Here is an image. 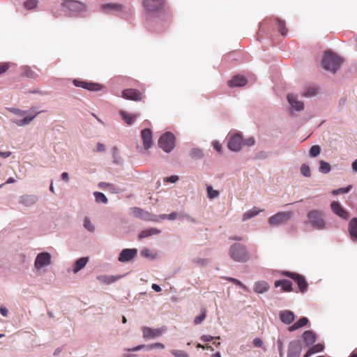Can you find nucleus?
Here are the masks:
<instances>
[{"label":"nucleus","instance_id":"obj_58","mask_svg":"<svg viewBox=\"0 0 357 357\" xmlns=\"http://www.w3.org/2000/svg\"><path fill=\"white\" fill-rule=\"evenodd\" d=\"M167 218L169 220H174L177 218V213L176 212H173L167 215H162V218Z\"/></svg>","mask_w":357,"mask_h":357},{"label":"nucleus","instance_id":"obj_44","mask_svg":"<svg viewBox=\"0 0 357 357\" xmlns=\"http://www.w3.org/2000/svg\"><path fill=\"white\" fill-rule=\"evenodd\" d=\"M206 191L208 197L209 199H214L219 195V192L218 190H213L211 185L207 186Z\"/></svg>","mask_w":357,"mask_h":357},{"label":"nucleus","instance_id":"obj_49","mask_svg":"<svg viewBox=\"0 0 357 357\" xmlns=\"http://www.w3.org/2000/svg\"><path fill=\"white\" fill-rule=\"evenodd\" d=\"M225 279L229 282H233L234 284H235L236 285L240 286L243 289H245V290L247 289L246 286L245 284H243L241 281H239L238 280H237L236 278L227 277V278H225Z\"/></svg>","mask_w":357,"mask_h":357},{"label":"nucleus","instance_id":"obj_53","mask_svg":"<svg viewBox=\"0 0 357 357\" xmlns=\"http://www.w3.org/2000/svg\"><path fill=\"white\" fill-rule=\"evenodd\" d=\"M317 92V89L314 87L309 88L306 92L303 93L304 96H312Z\"/></svg>","mask_w":357,"mask_h":357},{"label":"nucleus","instance_id":"obj_33","mask_svg":"<svg viewBox=\"0 0 357 357\" xmlns=\"http://www.w3.org/2000/svg\"><path fill=\"white\" fill-rule=\"evenodd\" d=\"M263 211V210L258 209L257 207H254L252 209L246 211L243 215L242 220L245 221L251 218H253L257 215L260 212Z\"/></svg>","mask_w":357,"mask_h":357},{"label":"nucleus","instance_id":"obj_11","mask_svg":"<svg viewBox=\"0 0 357 357\" xmlns=\"http://www.w3.org/2000/svg\"><path fill=\"white\" fill-rule=\"evenodd\" d=\"M73 84L75 86L82 87L91 91H100L102 89V86L98 83L87 82L77 79H74Z\"/></svg>","mask_w":357,"mask_h":357},{"label":"nucleus","instance_id":"obj_46","mask_svg":"<svg viewBox=\"0 0 357 357\" xmlns=\"http://www.w3.org/2000/svg\"><path fill=\"white\" fill-rule=\"evenodd\" d=\"M190 156L194 159H200L203 157V152L199 149H193L190 152Z\"/></svg>","mask_w":357,"mask_h":357},{"label":"nucleus","instance_id":"obj_39","mask_svg":"<svg viewBox=\"0 0 357 357\" xmlns=\"http://www.w3.org/2000/svg\"><path fill=\"white\" fill-rule=\"evenodd\" d=\"M319 164V171L321 172L322 173L327 174L331 171V167L329 163L324 160H320Z\"/></svg>","mask_w":357,"mask_h":357},{"label":"nucleus","instance_id":"obj_59","mask_svg":"<svg viewBox=\"0 0 357 357\" xmlns=\"http://www.w3.org/2000/svg\"><path fill=\"white\" fill-rule=\"evenodd\" d=\"M11 111L14 114L19 115V116H24L26 113V111H23V110L17 109H12Z\"/></svg>","mask_w":357,"mask_h":357},{"label":"nucleus","instance_id":"obj_42","mask_svg":"<svg viewBox=\"0 0 357 357\" xmlns=\"http://www.w3.org/2000/svg\"><path fill=\"white\" fill-rule=\"evenodd\" d=\"M352 188V185H349L346 188H340L337 190H333L332 191V194L334 195H337L339 194H344L349 192Z\"/></svg>","mask_w":357,"mask_h":357},{"label":"nucleus","instance_id":"obj_51","mask_svg":"<svg viewBox=\"0 0 357 357\" xmlns=\"http://www.w3.org/2000/svg\"><path fill=\"white\" fill-rule=\"evenodd\" d=\"M11 66V63H0V75L6 72Z\"/></svg>","mask_w":357,"mask_h":357},{"label":"nucleus","instance_id":"obj_41","mask_svg":"<svg viewBox=\"0 0 357 357\" xmlns=\"http://www.w3.org/2000/svg\"><path fill=\"white\" fill-rule=\"evenodd\" d=\"M38 0H27L24 3V6L28 10H31L36 8Z\"/></svg>","mask_w":357,"mask_h":357},{"label":"nucleus","instance_id":"obj_30","mask_svg":"<svg viewBox=\"0 0 357 357\" xmlns=\"http://www.w3.org/2000/svg\"><path fill=\"white\" fill-rule=\"evenodd\" d=\"M120 278V276H114V275H99L97 277V280L100 282L109 284L114 282H116L118 279Z\"/></svg>","mask_w":357,"mask_h":357},{"label":"nucleus","instance_id":"obj_36","mask_svg":"<svg viewBox=\"0 0 357 357\" xmlns=\"http://www.w3.org/2000/svg\"><path fill=\"white\" fill-rule=\"evenodd\" d=\"M324 349V347L321 344H317L312 346L311 348L308 349L306 354L304 355V357H310L311 355L322 351Z\"/></svg>","mask_w":357,"mask_h":357},{"label":"nucleus","instance_id":"obj_14","mask_svg":"<svg viewBox=\"0 0 357 357\" xmlns=\"http://www.w3.org/2000/svg\"><path fill=\"white\" fill-rule=\"evenodd\" d=\"M143 337L145 339H152L160 336L165 331L163 328H151L147 326L142 327Z\"/></svg>","mask_w":357,"mask_h":357},{"label":"nucleus","instance_id":"obj_55","mask_svg":"<svg viewBox=\"0 0 357 357\" xmlns=\"http://www.w3.org/2000/svg\"><path fill=\"white\" fill-rule=\"evenodd\" d=\"M255 142L254 137H251L245 140H243V145H246L248 146H252Z\"/></svg>","mask_w":357,"mask_h":357},{"label":"nucleus","instance_id":"obj_12","mask_svg":"<svg viewBox=\"0 0 357 357\" xmlns=\"http://www.w3.org/2000/svg\"><path fill=\"white\" fill-rule=\"evenodd\" d=\"M243 145V138L240 134H236L231 137L227 146L232 151H238Z\"/></svg>","mask_w":357,"mask_h":357},{"label":"nucleus","instance_id":"obj_29","mask_svg":"<svg viewBox=\"0 0 357 357\" xmlns=\"http://www.w3.org/2000/svg\"><path fill=\"white\" fill-rule=\"evenodd\" d=\"M308 319L307 317H302L298 321L289 327L288 330L290 332L294 331L307 325Z\"/></svg>","mask_w":357,"mask_h":357},{"label":"nucleus","instance_id":"obj_13","mask_svg":"<svg viewBox=\"0 0 357 357\" xmlns=\"http://www.w3.org/2000/svg\"><path fill=\"white\" fill-rule=\"evenodd\" d=\"M302 350L299 340L291 341L289 344L287 357H299Z\"/></svg>","mask_w":357,"mask_h":357},{"label":"nucleus","instance_id":"obj_9","mask_svg":"<svg viewBox=\"0 0 357 357\" xmlns=\"http://www.w3.org/2000/svg\"><path fill=\"white\" fill-rule=\"evenodd\" d=\"M143 4L148 12L155 13L162 8L163 0H144Z\"/></svg>","mask_w":357,"mask_h":357},{"label":"nucleus","instance_id":"obj_43","mask_svg":"<svg viewBox=\"0 0 357 357\" xmlns=\"http://www.w3.org/2000/svg\"><path fill=\"white\" fill-rule=\"evenodd\" d=\"M84 227L88 231L93 232L95 231V226L92 224L89 218L85 217L84 220Z\"/></svg>","mask_w":357,"mask_h":357},{"label":"nucleus","instance_id":"obj_31","mask_svg":"<svg viewBox=\"0 0 357 357\" xmlns=\"http://www.w3.org/2000/svg\"><path fill=\"white\" fill-rule=\"evenodd\" d=\"M42 112H35L31 116H27L21 120H13V122L17 124L19 126H22L24 125L29 124L36 116L37 114L41 113Z\"/></svg>","mask_w":357,"mask_h":357},{"label":"nucleus","instance_id":"obj_52","mask_svg":"<svg viewBox=\"0 0 357 357\" xmlns=\"http://www.w3.org/2000/svg\"><path fill=\"white\" fill-rule=\"evenodd\" d=\"M200 339H201V340H202V342H211V341H212L213 339H218V340H219V339H220V337H213V336H211V335H202V336H201Z\"/></svg>","mask_w":357,"mask_h":357},{"label":"nucleus","instance_id":"obj_28","mask_svg":"<svg viewBox=\"0 0 357 357\" xmlns=\"http://www.w3.org/2000/svg\"><path fill=\"white\" fill-rule=\"evenodd\" d=\"M88 261L89 257H81L80 259L77 260L73 266V272L76 273L78 271H79L86 265Z\"/></svg>","mask_w":357,"mask_h":357},{"label":"nucleus","instance_id":"obj_6","mask_svg":"<svg viewBox=\"0 0 357 357\" xmlns=\"http://www.w3.org/2000/svg\"><path fill=\"white\" fill-rule=\"evenodd\" d=\"M63 7L73 13H79L86 10V5L75 0H66L62 3Z\"/></svg>","mask_w":357,"mask_h":357},{"label":"nucleus","instance_id":"obj_47","mask_svg":"<svg viewBox=\"0 0 357 357\" xmlns=\"http://www.w3.org/2000/svg\"><path fill=\"white\" fill-rule=\"evenodd\" d=\"M320 151L321 149L319 146L314 145L310 149V154L312 157H316L320 153Z\"/></svg>","mask_w":357,"mask_h":357},{"label":"nucleus","instance_id":"obj_54","mask_svg":"<svg viewBox=\"0 0 357 357\" xmlns=\"http://www.w3.org/2000/svg\"><path fill=\"white\" fill-rule=\"evenodd\" d=\"M99 187L103 190H107V188H112V190H114V185L113 184L106 182L100 183Z\"/></svg>","mask_w":357,"mask_h":357},{"label":"nucleus","instance_id":"obj_5","mask_svg":"<svg viewBox=\"0 0 357 357\" xmlns=\"http://www.w3.org/2000/svg\"><path fill=\"white\" fill-rule=\"evenodd\" d=\"M291 211H281L268 218V223L272 226H278L287 222L292 217Z\"/></svg>","mask_w":357,"mask_h":357},{"label":"nucleus","instance_id":"obj_22","mask_svg":"<svg viewBox=\"0 0 357 357\" xmlns=\"http://www.w3.org/2000/svg\"><path fill=\"white\" fill-rule=\"evenodd\" d=\"M37 200L38 197L35 195H24L20 197V203L29 207L33 205Z\"/></svg>","mask_w":357,"mask_h":357},{"label":"nucleus","instance_id":"obj_61","mask_svg":"<svg viewBox=\"0 0 357 357\" xmlns=\"http://www.w3.org/2000/svg\"><path fill=\"white\" fill-rule=\"evenodd\" d=\"M105 151V146L103 144L98 142L97 144V151L103 152Z\"/></svg>","mask_w":357,"mask_h":357},{"label":"nucleus","instance_id":"obj_21","mask_svg":"<svg viewBox=\"0 0 357 357\" xmlns=\"http://www.w3.org/2000/svg\"><path fill=\"white\" fill-rule=\"evenodd\" d=\"M294 314L289 310H284L280 312V319L282 322L290 324L294 321Z\"/></svg>","mask_w":357,"mask_h":357},{"label":"nucleus","instance_id":"obj_34","mask_svg":"<svg viewBox=\"0 0 357 357\" xmlns=\"http://www.w3.org/2000/svg\"><path fill=\"white\" fill-rule=\"evenodd\" d=\"M146 347L148 350H150V349H155V348H160V349H164L165 348V345L162 343H160V342H158V343H154V344H149V345H144V344H142V345H139L133 349H129V351H139L142 348H144Z\"/></svg>","mask_w":357,"mask_h":357},{"label":"nucleus","instance_id":"obj_63","mask_svg":"<svg viewBox=\"0 0 357 357\" xmlns=\"http://www.w3.org/2000/svg\"><path fill=\"white\" fill-rule=\"evenodd\" d=\"M178 180V177L177 176H171L170 177L167 178V181H169L171 183H175Z\"/></svg>","mask_w":357,"mask_h":357},{"label":"nucleus","instance_id":"obj_40","mask_svg":"<svg viewBox=\"0 0 357 357\" xmlns=\"http://www.w3.org/2000/svg\"><path fill=\"white\" fill-rule=\"evenodd\" d=\"M206 316V309L205 307L202 308V313L200 315L197 316L194 319V324L198 325L201 324Z\"/></svg>","mask_w":357,"mask_h":357},{"label":"nucleus","instance_id":"obj_57","mask_svg":"<svg viewBox=\"0 0 357 357\" xmlns=\"http://www.w3.org/2000/svg\"><path fill=\"white\" fill-rule=\"evenodd\" d=\"M252 344L255 347H261L263 345V341L260 338H255L252 341Z\"/></svg>","mask_w":357,"mask_h":357},{"label":"nucleus","instance_id":"obj_15","mask_svg":"<svg viewBox=\"0 0 357 357\" xmlns=\"http://www.w3.org/2000/svg\"><path fill=\"white\" fill-rule=\"evenodd\" d=\"M331 208L333 212L339 217L347 219L349 217V213L337 202L333 201L331 204Z\"/></svg>","mask_w":357,"mask_h":357},{"label":"nucleus","instance_id":"obj_10","mask_svg":"<svg viewBox=\"0 0 357 357\" xmlns=\"http://www.w3.org/2000/svg\"><path fill=\"white\" fill-rule=\"evenodd\" d=\"M51 263V255L48 252H42L37 255L35 260V267L40 269Z\"/></svg>","mask_w":357,"mask_h":357},{"label":"nucleus","instance_id":"obj_45","mask_svg":"<svg viewBox=\"0 0 357 357\" xmlns=\"http://www.w3.org/2000/svg\"><path fill=\"white\" fill-rule=\"evenodd\" d=\"M94 196L96 198V201L98 202H101V203H104V204H106L107 202V198L102 192H94Z\"/></svg>","mask_w":357,"mask_h":357},{"label":"nucleus","instance_id":"obj_16","mask_svg":"<svg viewBox=\"0 0 357 357\" xmlns=\"http://www.w3.org/2000/svg\"><path fill=\"white\" fill-rule=\"evenodd\" d=\"M125 8L124 6L114 3L102 4L100 6V10L105 13H109V11L119 13L125 10Z\"/></svg>","mask_w":357,"mask_h":357},{"label":"nucleus","instance_id":"obj_37","mask_svg":"<svg viewBox=\"0 0 357 357\" xmlns=\"http://www.w3.org/2000/svg\"><path fill=\"white\" fill-rule=\"evenodd\" d=\"M132 212L135 217L142 219H146L149 215V213L147 212H145L143 209L138 207L132 208Z\"/></svg>","mask_w":357,"mask_h":357},{"label":"nucleus","instance_id":"obj_64","mask_svg":"<svg viewBox=\"0 0 357 357\" xmlns=\"http://www.w3.org/2000/svg\"><path fill=\"white\" fill-rule=\"evenodd\" d=\"M0 312L3 317H7L8 310L5 307H0Z\"/></svg>","mask_w":357,"mask_h":357},{"label":"nucleus","instance_id":"obj_27","mask_svg":"<svg viewBox=\"0 0 357 357\" xmlns=\"http://www.w3.org/2000/svg\"><path fill=\"white\" fill-rule=\"evenodd\" d=\"M303 337L307 346L312 345L316 341L315 334L312 331H305Z\"/></svg>","mask_w":357,"mask_h":357},{"label":"nucleus","instance_id":"obj_3","mask_svg":"<svg viewBox=\"0 0 357 357\" xmlns=\"http://www.w3.org/2000/svg\"><path fill=\"white\" fill-rule=\"evenodd\" d=\"M308 223L315 229L321 230L326 227L324 213L319 210H312L307 213Z\"/></svg>","mask_w":357,"mask_h":357},{"label":"nucleus","instance_id":"obj_18","mask_svg":"<svg viewBox=\"0 0 357 357\" xmlns=\"http://www.w3.org/2000/svg\"><path fill=\"white\" fill-rule=\"evenodd\" d=\"M141 136L143 140V144L145 149H149L152 146V132L149 128L142 130Z\"/></svg>","mask_w":357,"mask_h":357},{"label":"nucleus","instance_id":"obj_32","mask_svg":"<svg viewBox=\"0 0 357 357\" xmlns=\"http://www.w3.org/2000/svg\"><path fill=\"white\" fill-rule=\"evenodd\" d=\"M22 75L31 79H35L38 77V74L33 70L29 66H22L21 68Z\"/></svg>","mask_w":357,"mask_h":357},{"label":"nucleus","instance_id":"obj_23","mask_svg":"<svg viewBox=\"0 0 357 357\" xmlns=\"http://www.w3.org/2000/svg\"><path fill=\"white\" fill-rule=\"evenodd\" d=\"M275 287H281L282 290L284 291H292V283L288 280H280L275 282Z\"/></svg>","mask_w":357,"mask_h":357},{"label":"nucleus","instance_id":"obj_17","mask_svg":"<svg viewBox=\"0 0 357 357\" xmlns=\"http://www.w3.org/2000/svg\"><path fill=\"white\" fill-rule=\"evenodd\" d=\"M137 252L136 249H124L119 255V261L121 262L129 261L135 257Z\"/></svg>","mask_w":357,"mask_h":357},{"label":"nucleus","instance_id":"obj_26","mask_svg":"<svg viewBox=\"0 0 357 357\" xmlns=\"http://www.w3.org/2000/svg\"><path fill=\"white\" fill-rule=\"evenodd\" d=\"M253 289L255 292L258 294H263L268 290L269 285L265 281H259L255 282Z\"/></svg>","mask_w":357,"mask_h":357},{"label":"nucleus","instance_id":"obj_48","mask_svg":"<svg viewBox=\"0 0 357 357\" xmlns=\"http://www.w3.org/2000/svg\"><path fill=\"white\" fill-rule=\"evenodd\" d=\"M171 354L175 357H189L186 352L181 350L174 349L171 351Z\"/></svg>","mask_w":357,"mask_h":357},{"label":"nucleus","instance_id":"obj_24","mask_svg":"<svg viewBox=\"0 0 357 357\" xmlns=\"http://www.w3.org/2000/svg\"><path fill=\"white\" fill-rule=\"evenodd\" d=\"M349 231L352 240L357 239V218L351 219L349 223Z\"/></svg>","mask_w":357,"mask_h":357},{"label":"nucleus","instance_id":"obj_38","mask_svg":"<svg viewBox=\"0 0 357 357\" xmlns=\"http://www.w3.org/2000/svg\"><path fill=\"white\" fill-rule=\"evenodd\" d=\"M275 22L276 25L278 26V30L282 36H285L287 33V29L285 26L284 21L281 20L279 18L275 19Z\"/></svg>","mask_w":357,"mask_h":357},{"label":"nucleus","instance_id":"obj_20","mask_svg":"<svg viewBox=\"0 0 357 357\" xmlns=\"http://www.w3.org/2000/svg\"><path fill=\"white\" fill-rule=\"evenodd\" d=\"M287 100L289 104L297 111L303 110L304 108V104L303 102L298 101L297 96L294 94H289L287 96Z\"/></svg>","mask_w":357,"mask_h":357},{"label":"nucleus","instance_id":"obj_7","mask_svg":"<svg viewBox=\"0 0 357 357\" xmlns=\"http://www.w3.org/2000/svg\"><path fill=\"white\" fill-rule=\"evenodd\" d=\"M121 97L134 101L142 100L144 96L143 93L135 89H124L121 92Z\"/></svg>","mask_w":357,"mask_h":357},{"label":"nucleus","instance_id":"obj_62","mask_svg":"<svg viewBox=\"0 0 357 357\" xmlns=\"http://www.w3.org/2000/svg\"><path fill=\"white\" fill-rule=\"evenodd\" d=\"M10 155H11L10 151H5V152L0 151V156L3 158H8Z\"/></svg>","mask_w":357,"mask_h":357},{"label":"nucleus","instance_id":"obj_60","mask_svg":"<svg viewBox=\"0 0 357 357\" xmlns=\"http://www.w3.org/2000/svg\"><path fill=\"white\" fill-rule=\"evenodd\" d=\"M213 147H214V149H215L217 151H218L219 153H220V152H221V150H222V145H221L219 142H213Z\"/></svg>","mask_w":357,"mask_h":357},{"label":"nucleus","instance_id":"obj_8","mask_svg":"<svg viewBox=\"0 0 357 357\" xmlns=\"http://www.w3.org/2000/svg\"><path fill=\"white\" fill-rule=\"evenodd\" d=\"M284 275L292 278L296 282L300 291L302 293H304L307 291L308 284L303 275L289 272H286Z\"/></svg>","mask_w":357,"mask_h":357},{"label":"nucleus","instance_id":"obj_25","mask_svg":"<svg viewBox=\"0 0 357 357\" xmlns=\"http://www.w3.org/2000/svg\"><path fill=\"white\" fill-rule=\"evenodd\" d=\"M120 115L121 116L123 120L128 125H132L135 121L136 118L139 116V114H131L125 111H120Z\"/></svg>","mask_w":357,"mask_h":357},{"label":"nucleus","instance_id":"obj_56","mask_svg":"<svg viewBox=\"0 0 357 357\" xmlns=\"http://www.w3.org/2000/svg\"><path fill=\"white\" fill-rule=\"evenodd\" d=\"M112 152L113 157H114V162L115 163H119V160H118L119 150H118V149L116 147H113L112 149Z\"/></svg>","mask_w":357,"mask_h":357},{"label":"nucleus","instance_id":"obj_35","mask_svg":"<svg viewBox=\"0 0 357 357\" xmlns=\"http://www.w3.org/2000/svg\"><path fill=\"white\" fill-rule=\"evenodd\" d=\"M160 233V231L155 228H149L144 229L141 231L139 235V238H144L152 235L158 234Z\"/></svg>","mask_w":357,"mask_h":357},{"label":"nucleus","instance_id":"obj_4","mask_svg":"<svg viewBox=\"0 0 357 357\" xmlns=\"http://www.w3.org/2000/svg\"><path fill=\"white\" fill-rule=\"evenodd\" d=\"M174 135L170 132H167L159 138L158 145L164 151L169 153L174 147Z\"/></svg>","mask_w":357,"mask_h":357},{"label":"nucleus","instance_id":"obj_19","mask_svg":"<svg viewBox=\"0 0 357 357\" xmlns=\"http://www.w3.org/2000/svg\"><path fill=\"white\" fill-rule=\"evenodd\" d=\"M248 82L247 79L243 75H236L231 79L228 81V85L230 87L243 86Z\"/></svg>","mask_w":357,"mask_h":357},{"label":"nucleus","instance_id":"obj_1","mask_svg":"<svg viewBox=\"0 0 357 357\" xmlns=\"http://www.w3.org/2000/svg\"><path fill=\"white\" fill-rule=\"evenodd\" d=\"M229 255L235 261L244 263L250 260V256L246 246L239 243L231 245Z\"/></svg>","mask_w":357,"mask_h":357},{"label":"nucleus","instance_id":"obj_2","mask_svg":"<svg viewBox=\"0 0 357 357\" xmlns=\"http://www.w3.org/2000/svg\"><path fill=\"white\" fill-rule=\"evenodd\" d=\"M343 60L332 52H326L322 60V66L326 70L335 73L340 68Z\"/></svg>","mask_w":357,"mask_h":357},{"label":"nucleus","instance_id":"obj_50","mask_svg":"<svg viewBox=\"0 0 357 357\" xmlns=\"http://www.w3.org/2000/svg\"><path fill=\"white\" fill-rule=\"evenodd\" d=\"M301 172L302 174L306 177L310 176V169L308 165L303 164L301 167Z\"/></svg>","mask_w":357,"mask_h":357}]
</instances>
